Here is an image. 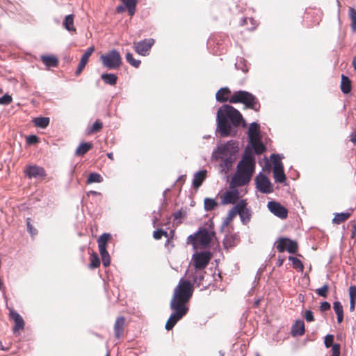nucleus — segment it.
I'll use <instances>...</instances> for the list:
<instances>
[{
    "instance_id": "nucleus-1",
    "label": "nucleus",
    "mask_w": 356,
    "mask_h": 356,
    "mask_svg": "<svg viewBox=\"0 0 356 356\" xmlns=\"http://www.w3.org/2000/svg\"><path fill=\"white\" fill-rule=\"evenodd\" d=\"M216 124V132L220 137L234 136L236 134V128L241 124L243 127L246 126V122L240 111L229 104H223L218 108Z\"/></svg>"
},
{
    "instance_id": "nucleus-2",
    "label": "nucleus",
    "mask_w": 356,
    "mask_h": 356,
    "mask_svg": "<svg viewBox=\"0 0 356 356\" xmlns=\"http://www.w3.org/2000/svg\"><path fill=\"white\" fill-rule=\"evenodd\" d=\"M229 102L232 104H243L245 108L256 112L259 111L261 108V104L257 97L245 90H240L234 92L229 98Z\"/></svg>"
},
{
    "instance_id": "nucleus-3",
    "label": "nucleus",
    "mask_w": 356,
    "mask_h": 356,
    "mask_svg": "<svg viewBox=\"0 0 356 356\" xmlns=\"http://www.w3.org/2000/svg\"><path fill=\"white\" fill-rule=\"evenodd\" d=\"M255 168L244 165L237 164L236 172L230 181V188H237L248 184L254 172Z\"/></svg>"
},
{
    "instance_id": "nucleus-4",
    "label": "nucleus",
    "mask_w": 356,
    "mask_h": 356,
    "mask_svg": "<svg viewBox=\"0 0 356 356\" xmlns=\"http://www.w3.org/2000/svg\"><path fill=\"white\" fill-rule=\"evenodd\" d=\"M238 152V142L230 140L225 143L218 144L216 146L212 152L211 159L216 161L222 159L225 156H235Z\"/></svg>"
},
{
    "instance_id": "nucleus-5",
    "label": "nucleus",
    "mask_w": 356,
    "mask_h": 356,
    "mask_svg": "<svg viewBox=\"0 0 356 356\" xmlns=\"http://www.w3.org/2000/svg\"><path fill=\"white\" fill-rule=\"evenodd\" d=\"M193 292V287L191 283L188 280L181 279L179 284L175 289L172 300L175 299L176 302L186 305L192 297Z\"/></svg>"
},
{
    "instance_id": "nucleus-6",
    "label": "nucleus",
    "mask_w": 356,
    "mask_h": 356,
    "mask_svg": "<svg viewBox=\"0 0 356 356\" xmlns=\"http://www.w3.org/2000/svg\"><path fill=\"white\" fill-rule=\"evenodd\" d=\"M215 236L214 230L200 227L197 232L188 236L187 243L193 244L194 247L198 243L203 248H207Z\"/></svg>"
},
{
    "instance_id": "nucleus-7",
    "label": "nucleus",
    "mask_w": 356,
    "mask_h": 356,
    "mask_svg": "<svg viewBox=\"0 0 356 356\" xmlns=\"http://www.w3.org/2000/svg\"><path fill=\"white\" fill-rule=\"evenodd\" d=\"M170 309L172 313L165 323V329L169 331L172 330L178 321H179L188 312V307L184 304L175 302V299L170 301Z\"/></svg>"
},
{
    "instance_id": "nucleus-8",
    "label": "nucleus",
    "mask_w": 356,
    "mask_h": 356,
    "mask_svg": "<svg viewBox=\"0 0 356 356\" xmlns=\"http://www.w3.org/2000/svg\"><path fill=\"white\" fill-rule=\"evenodd\" d=\"M99 58L102 65L108 70H117L122 63L120 52L115 49L101 55Z\"/></svg>"
},
{
    "instance_id": "nucleus-9",
    "label": "nucleus",
    "mask_w": 356,
    "mask_h": 356,
    "mask_svg": "<svg viewBox=\"0 0 356 356\" xmlns=\"http://www.w3.org/2000/svg\"><path fill=\"white\" fill-rule=\"evenodd\" d=\"M211 257V253L209 251H201L193 254L192 260L195 269L196 270H204L209 264Z\"/></svg>"
},
{
    "instance_id": "nucleus-10",
    "label": "nucleus",
    "mask_w": 356,
    "mask_h": 356,
    "mask_svg": "<svg viewBox=\"0 0 356 356\" xmlns=\"http://www.w3.org/2000/svg\"><path fill=\"white\" fill-rule=\"evenodd\" d=\"M256 188L262 193H270L273 191L272 184L268 177L260 172L255 178Z\"/></svg>"
},
{
    "instance_id": "nucleus-11",
    "label": "nucleus",
    "mask_w": 356,
    "mask_h": 356,
    "mask_svg": "<svg viewBox=\"0 0 356 356\" xmlns=\"http://www.w3.org/2000/svg\"><path fill=\"white\" fill-rule=\"evenodd\" d=\"M277 157V159H274L273 164H274V171H273V177L276 182L277 183H284L286 181V176L284 172V168L282 163L281 162L280 159L281 157L279 154H272L270 155L271 158Z\"/></svg>"
},
{
    "instance_id": "nucleus-12",
    "label": "nucleus",
    "mask_w": 356,
    "mask_h": 356,
    "mask_svg": "<svg viewBox=\"0 0 356 356\" xmlns=\"http://www.w3.org/2000/svg\"><path fill=\"white\" fill-rule=\"evenodd\" d=\"M154 42L155 40L153 38L144 39L138 42H134V49L139 55L146 56L149 54L150 49Z\"/></svg>"
},
{
    "instance_id": "nucleus-13",
    "label": "nucleus",
    "mask_w": 356,
    "mask_h": 356,
    "mask_svg": "<svg viewBox=\"0 0 356 356\" xmlns=\"http://www.w3.org/2000/svg\"><path fill=\"white\" fill-rule=\"evenodd\" d=\"M254 154H255V153L254 152V149L252 147L250 142H248V144L245 147L244 153L242 156V159L238 162V163L240 164V165H247V166L255 168L256 160H255Z\"/></svg>"
},
{
    "instance_id": "nucleus-14",
    "label": "nucleus",
    "mask_w": 356,
    "mask_h": 356,
    "mask_svg": "<svg viewBox=\"0 0 356 356\" xmlns=\"http://www.w3.org/2000/svg\"><path fill=\"white\" fill-rule=\"evenodd\" d=\"M236 205H240L237 209V214L239 216L242 224L245 225L250 221L252 211L247 207V202L244 199L241 200Z\"/></svg>"
},
{
    "instance_id": "nucleus-15",
    "label": "nucleus",
    "mask_w": 356,
    "mask_h": 356,
    "mask_svg": "<svg viewBox=\"0 0 356 356\" xmlns=\"http://www.w3.org/2000/svg\"><path fill=\"white\" fill-rule=\"evenodd\" d=\"M267 207L273 214L281 219H285L288 216L287 209L280 202L269 201Z\"/></svg>"
},
{
    "instance_id": "nucleus-16",
    "label": "nucleus",
    "mask_w": 356,
    "mask_h": 356,
    "mask_svg": "<svg viewBox=\"0 0 356 356\" xmlns=\"http://www.w3.org/2000/svg\"><path fill=\"white\" fill-rule=\"evenodd\" d=\"M24 174L29 179L44 178L46 176V172L44 168L37 165H27L24 169Z\"/></svg>"
},
{
    "instance_id": "nucleus-17",
    "label": "nucleus",
    "mask_w": 356,
    "mask_h": 356,
    "mask_svg": "<svg viewBox=\"0 0 356 356\" xmlns=\"http://www.w3.org/2000/svg\"><path fill=\"white\" fill-rule=\"evenodd\" d=\"M239 196L240 193L238 190L236 188H231L230 191H227L224 193L222 204H234L239 199Z\"/></svg>"
},
{
    "instance_id": "nucleus-18",
    "label": "nucleus",
    "mask_w": 356,
    "mask_h": 356,
    "mask_svg": "<svg viewBox=\"0 0 356 356\" xmlns=\"http://www.w3.org/2000/svg\"><path fill=\"white\" fill-rule=\"evenodd\" d=\"M95 51L94 46L90 47L87 49V50L84 52V54L82 55L80 62L79 63L78 67L75 72V74L78 76L81 73L83 70L84 69L85 66L88 62L90 56L92 55V54Z\"/></svg>"
},
{
    "instance_id": "nucleus-19",
    "label": "nucleus",
    "mask_w": 356,
    "mask_h": 356,
    "mask_svg": "<svg viewBox=\"0 0 356 356\" xmlns=\"http://www.w3.org/2000/svg\"><path fill=\"white\" fill-rule=\"evenodd\" d=\"M10 318L14 321L13 332L16 333L19 330H23L24 327V321L23 318L14 309L10 310Z\"/></svg>"
},
{
    "instance_id": "nucleus-20",
    "label": "nucleus",
    "mask_w": 356,
    "mask_h": 356,
    "mask_svg": "<svg viewBox=\"0 0 356 356\" xmlns=\"http://www.w3.org/2000/svg\"><path fill=\"white\" fill-rule=\"evenodd\" d=\"M248 136L250 140H257V138H261L260 134V125L257 122L250 123L248 130Z\"/></svg>"
},
{
    "instance_id": "nucleus-21",
    "label": "nucleus",
    "mask_w": 356,
    "mask_h": 356,
    "mask_svg": "<svg viewBox=\"0 0 356 356\" xmlns=\"http://www.w3.org/2000/svg\"><path fill=\"white\" fill-rule=\"evenodd\" d=\"M231 94V90L228 87H222L220 88L216 93V99L218 102L224 103L229 101V96Z\"/></svg>"
},
{
    "instance_id": "nucleus-22",
    "label": "nucleus",
    "mask_w": 356,
    "mask_h": 356,
    "mask_svg": "<svg viewBox=\"0 0 356 356\" xmlns=\"http://www.w3.org/2000/svg\"><path fill=\"white\" fill-rule=\"evenodd\" d=\"M252 147L254 149V152L257 155H260L266 151V147L261 141V138H257V140H249Z\"/></svg>"
},
{
    "instance_id": "nucleus-23",
    "label": "nucleus",
    "mask_w": 356,
    "mask_h": 356,
    "mask_svg": "<svg viewBox=\"0 0 356 356\" xmlns=\"http://www.w3.org/2000/svg\"><path fill=\"white\" fill-rule=\"evenodd\" d=\"M125 318L124 316H119L117 318L114 325V333L115 337L117 339H120L124 332Z\"/></svg>"
},
{
    "instance_id": "nucleus-24",
    "label": "nucleus",
    "mask_w": 356,
    "mask_h": 356,
    "mask_svg": "<svg viewBox=\"0 0 356 356\" xmlns=\"http://www.w3.org/2000/svg\"><path fill=\"white\" fill-rule=\"evenodd\" d=\"M207 171L206 170H200L195 173L193 179V186L195 189H198L206 179Z\"/></svg>"
},
{
    "instance_id": "nucleus-25",
    "label": "nucleus",
    "mask_w": 356,
    "mask_h": 356,
    "mask_svg": "<svg viewBox=\"0 0 356 356\" xmlns=\"http://www.w3.org/2000/svg\"><path fill=\"white\" fill-rule=\"evenodd\" d=\"M220 163V168L221 172H227L232 167V164L236 161V156H225Z\"/></svg>"
},
{
    "instance_id": "nucleus-26",
    "label": "nucleus",
    "mask_w": 356,
    "mask_h": 356,
    "mask_svg": "<svg viewBox=\"0 0 356 356\" xmlns=\"http://www.w3.org/2000/svg\"><path fill=\"white\" fill-rule=\"evenodd\" d=\"M305 323L302 320H297L291 327L293 337L302 336L305 334Z\"/></svg>"
},
{
    "instance_id": "nucleus-27",
    "label": "nucleus",
    "mask_w": 356,
    "mask_h": 356,
    "mask_svg": "<svg viewBox=\"0 0 356 356\" xmlns=\"http://www.w3.org/2000/svg\"><path fill=\"white\" fill-rule=\"evenodd\" d=\"M93 147V144L90 142H82L75 151V155L82 156Z\"/></svg>"
},
{
    "instance_id": "nucleus-28",
    "label": "nucleus",
    "mask_w": 356,
    "mask_h": 356,
    "mask_svg": "<svg viewBox=\"0 0 356 356\" xmlns=\"http://www.w3.org/2000/svg\"><path fill=\"white\" fill-rule=\"evenodd\" d=\"M341 90L343 94H348L351 91V81L348 76L341 74Z\"/></svg>"
},
{
    "instance_id": "nucleus-29",
    "label": "nucleus",
    "mask_w": 356,
    "mask_h": 356,
    "mask_svg": "<svg viewBox=\"0 0 356 356\" xmlns=\"http://www.w3.org/2000/svg\"><path fill=\"white\" fill-rule=\"evenodd\" d=\"M41 60L47 67H55L58 65V60L54 56L42 55Z\"/></svg>"
},
{
    "instance_id": "nucleus-30",
    "label": "nucleus",
    "mask_w": 356,
    "mask_h": 356,
    "mask_svg": "<svg viewBox=\"0 0 356 356\" xmlns=\"http://www.w3.org/2000/svg\"><path fill=\"white\" fill-rule=\"evenodd\" d=\"M101 79L106 84L115 86L118 81V76L113 73H103L101 75Z\"/></svg>"
},
{
    "instance_id": "nucleus-31",
    "label": "nucleus",
    "mask_w": 356,
    "mask_h": 356,
    "mask_svg": "<svg viewBox=\"0 0 356 356\" xmlns=\"http://www.w3.org/2000/svg\"><path fill=\"white\" fill-rule=\"evenodd\" d=\"M127 8L129 15L133 16L135 14L138 0H120Z\"/></svg>"
},
{
    "instance_id": "nucleus-32",
    "label": "nucleus",
    "mask_w": 356,
    "mask_h": 356,
    "mask_svg": "<svg viewBox=\"0 0 356 356\" xmlns=\"http://www.w3.org/2000/svg\"><path fill=\"white\" fill-rule=\"evenodd\" d=\"M34 124L39 128L45 129L48 127L50 122V119L48 117H38L35 118L33 120Z\"/></svg>"
},
{
    "instance_id": "nucleus-33",
    "label": "nucleus",
    "mask_w": 356,
    "mask_h": 356,
    "mask_svg": "<svg viewBox=\"0 0 356 356\" xmlns=\"http://www.w3.org/2000/svg\"><path fill=\"white\" fill-rule=\"evenodd\" d=\"M240 205L234 206L228 212L227 217L222 222V227H225L232 220L234 217L237 214V209Z\"/></svg>"
},
{
    "instance_id": "nucleus-34",
    "label": "nucleus",
    "mask_w": 356,
    "mask_h": 356,
    "mask_svg": "<svg viewBox=\"0 0 356 356\" xmlns=\"http://www.w3.org/2000/svg\"><path fill=\"white\" fill-rule=\"evenodd\" d=\"M63 26L68 31H75L76 29L74 26V15L70 14L65 16L63 21Z\"/></svg>"
},
{
    "instance_id": "nucleus-35",
    "label": "nucleus",
    "mask_w": 356,
    "mask_h": 356,
    "mask_svg": "<svg viewBox=\"0 0 356 356\" xmlns=\"http://www.w3.org/2000/svg\"><path fill=\"white\" fill-rule=\"evenodd\" d=\"M350 216L349 212L337 213L332 219V222L339 225L346 221Z\"/></svg>"
},
{
    "instance_id": "nucleus-36",
    "label": "nucleus",
    "mask_w": 356,
    "mask_h": 356,
    "mask_svg": "<svg viewBox=\"0 0 356 356\" xmlns=\"http://www.w3.org/2000/svg\"><path fill=\"white\" fill-rule=\"evenodd\" d=\"M104 181L102 176L97 172H91L88 175L86 184L101 183Z\"/></svg>"
},
{
    "instance_id": "nucleus-37",
    "label": "nucleus",
    "mask_w": 356,
    "mask_h": 356,
    "mask_svg": "<svg viewBox=\"0 0 356 356\" xmlns=\"http://www.w3.org/2000/svg\"><path fill=\"white\" fill-rule=\"evenodd\" d=\"M111 238V234L109 233L102 234L98 238V248H106L108 241Z\"/></svg>"
},
{
    "instance_id": "nucleus-38",
    "label": "nucleus",
    "mask_w": 356,
    "mask_h": 356,
    "mask_svg": "<svg viewBox=\"0 0 356 356\" xmlns=\"http://www.w3.org/2000/svg\"><path fill=\"white\" fill-rule=\"evenodd\" d=\"M99 251L104 266L108 267L111 264V257L106 248H99Z\"/></svg>"
},
{
    "instance_id": "nucleus-39",
    "label": "nucleus",
    "mask_w": 356,
    "mask_h": 356,
    "mask_svg": "<svg viewBox=\"0 0 356 356\" xmlns=\"http://www.w3.org/2000/svg\"><path fill=\"white\" fill-rule=\"evenodd\" d=\"M218 206L215 199L206 197L204 200V208L207 211L213 210Z\"/></svg>"
},
{
    "instance_id": "nucleus-40",
    "label": "nucleus",
    "mask_w": 356,
    "mask_h": 356,
    "mask_svg": "<svg viewBox=\"0 0 356 356\" xmlns=\"http://www.w3.org/2000/svg\"><path fill=\"white\" fill-rule=\"evenodd\" d=\"M205 272L202 270H196L193 277V284L196 286H200L202 284V281L204 278Z\"/></svg>"
},
{
    "instance_id": "nucleus-41",
    "label": "nucleus",
    "mask_w": 356,
    "mask_h": 356,
    "mask_svg": "<svg viewBox=\"0 0 356 356\" xmlns=\"http://www.w3.org/2000/svg\"><path fill=\"white\" fill-rule=\"evenodd\" d=\"M289 260L291 261L293 268L296 269L298 271L302 272L304 270V266L302 263V261L293 256L289 257Z\"/></svg>"
},
{
    "instance_id": "nucleus-42",
    "label": "nucleus",
    "mask_w": 356,
    "mask_h": 356,
    "mask_svg": "<svg viewBox=\"0 0 356 356\" xmlns=\"http://www.w3.org/2000/svg\"><path fill=\"white\" fill-rule=\"evenodd\" d=\"M298 248L297 242L288 238L286 250L290 254H295L298 250Z\"/></svg>"
},
{
    "instance_id": "nucleus-43",
    "label": "nucleus",
    "mask_w": 356,
    "mask_h": 356,
    "mask_svg": "<svg viewBox=\"0 0 356 356\" xmlns=\"http://www.w3.org/2000/svg\"><path fill=\"white\" fill-rule=\"evenodd\" d=\"M125 58L128 63L136 68H138L141 63L140 60H136L134 58L133 54L131 52H127Z\"/></svg>"
},
{
    "instance_id": "nucleus-44",
    "label": "nucleus",
    "mask_w": 356,
    "mask_h": 356,
    "mask_svg": "<svg viewBox=\"0 0 356 356\" xmlns=\"http://www.w3.org/2000/svg\"><path fill=\"white\" fill-rule=\"evenodd\" d=\"M100 266V259L97 253L93 252L90 256V262L88 265L91 269L97 268Z\"/></svg>"
},
{
    "instance_id": "nucleus-45",
    "label": "nucleus",
    "mask_w": 356,
    "mask_h": 356,
    "mask_svg": "<svg viewBox=\"0 0 356 356\" xmlns=\"http://www.w3.org/2000/svg\"><path fill=\"white\" fill-rule=\"evenodd\" d=\"M235 67L237 70H241L243 72H247L248 71V68L246 65V60L243 58H238L236 59V62L235 63Z\"/></svg>"
},
{
    "instance_id": "nucleus-46",
    "label": "nucleus",
    "mask_w": 356,
    "mask_h": 356,
    "mask_svg": "<svg viewBox=\"0 0 356 356\" xmlns=\"http://www.w3.org/2000/svg\"><path fill=\"white\" fill-rule=\"evenodd\" d=\"M287 239L288 238L286 237L280 238L275 243H277L276 248L280 252H283L286 250Z\"/></svg>"
},
{
    "instance_id": "nucleus-47",
    "label": "nucleus",
    "mask_w": 356,
    "mask_h": 356,
    "mask_svg": "<svg viewBox=\"0 0 356 356\" xmlns=\"http://www.w3.org/2000/svg\"><path fill=\"white\" fill-rule=\"evenodd\" d=\"M329 286L327 284L323 285L321 287L317 289L316 290V293L323 298H326L327 296Z\"/></svg>"
},
{
    "instance_id": "nucleus-48",
    "label": "nucleus",
    "mask_w": 356,
    "mask_h": 356,
    "mask_svg": "<svg viewBox=\"0 0 356 356\" xmlns=\"http://www.w3.org/2000/svg\"><path fill=\"white\" fill-rule=\"evenodd\" d=\"M103 127V124L102 122H100L99 120H96L90 130L88 131V133H97L99 132Z\"/></svg>"
},
{
    "instance_id": "nucleus-49",
    "label": "nucleus",
    "mask_w": 356,
    "mask_h": 356,
    "mask_svg": "<svg viewBox=\"0 0 356 356\" xmlns=\"http://www.w3.org/2000/svg\"><path fill=\"white\" fill-rule=\"evenodd\" d=\"M13 101V98L11 95H8V93L4 94L3 96L0 97V104L1 105H8L10 104Z\"/></svg>"
},
{
    "instance_id": "nucleus-50",
    "label": "nucleus",
    "mask_w": 356,
    "mask_h": 356,
    "mask_svg": "<svg viewBox=\"0 0 356 356\" xmlns=\"http://www.w3.org/2000/svg\"><path fill=\"white\" fill-rule=\"evenodd\" d=\"M248 21H250L251 24H252V26L250 28H248L249 30L253 31L256 28V25L254 24V20L253 18H248V17H242L240 20L239 24L241 26H244L248 23Z\"/></svg>"
},
{
    "instance_id": "nucleus-51",
    "label": "nucleus",
    "mask_w": 356,
    "mask_h": 356,
    "mask_svg": "<svg viewBox=\"0 0 356 356\" xmlns=\"http://www.w3.org/2000/svg\"><path fill=\"white\" fill-rule=\"evenodd\" d=\"M333 309L336 314H343V309L341 303L339 301H334L333 303Z\"/></svg>"
},
{
    "instance_id": "nucleus-52",
    "label": "nucleus",
    "mask_w": 356,
    "mask_h": 356,
    "mask_svg": "<svg viewBox=\"0 0 356 356\" xmlns=\"http://www.w3.org/2000/svg\"><path fill=\"white\" fill-rule=\"evenodd\" d=\"M334 341V336L332 334H327L325 338V346L326 348L332 347Z\"/></svg>"
},
{
    "instance_id": "nucleus-53",
    "label": "nucleus",
    "mask_w": 356,
    "mask_h": 356,
    "mask_svg": "<svg viewBox=\"0 0 356 356\" xmlns=\"http://www.w3.org/2000/svg\"><path fill=\"white\" fill-rule=\"evenodd\" d=\"M26 143L29 145H34L39 142V138L36 135H30L26 137Z\"/></svg>"
},
{
    "instance_id": "nucleus-54",
    "label": "nucleus",
    "mask_w": 356,
    "mask_h": 356,
    "mask_svg": "<svg viewBox=\"0 0 356 356\" xmlns=\"http://www.w3.org/2000/svg\"><path fill=\"white\" fill-rule=\"evenodd\" d=\"M350 300H356V286L351 285L349 287Z\"/></svg>"
},
{
    "instance_id": "nucleus-55",
    "label": "nucleus",
    "mask_w": 356,
    "mask_h": 356,
    "mask_svg": "<svg viewBox=\"0 0 356 356\" xmlns=\"http://www.w3.org/2000/svg\"><path fill=\"white\" fill-rule=\"evenodd\" d=\"M305 320L307 322H312L314 321V316L313 312L308 309L305 312V316H304Z\"/></svg>"
},
{
    "instance_id": "nucleus-56",
    "label": "nucleus",
    "mask_w": 356,
    "mask_h": 356,
    "mask_svg": "<svg viewBox=\"0 0 356 356\" xmlns=\"http://www.w3.org/2000/svg\"><path fill=\"white\" fill-rule=\"evenodd\" d=\"M341 346L339 343H334L332 347V354L331 356H339L340 355Z\"/></svg>"
},
{
    "instance_id": "nucleus-57",
    "label": "nucleus",
    "mask_w": 356,
    "mask_h": 356,
    "mask_svg": "<svg viewBox=\"0 0 356 356\" xmlns=\"http://www.w3.org/2000/svg\"><path fill=\"white\" fill-rule=\"evenodd\" d=\"M186 214V211L180 209L173 213V217L175 220H179L185 217Z\"/></svg>"
},
{
    "instance_id": "nucleus-58",
    "label": "nucleus",
    "mask_w": 356,
    "mask_h": 356,
    "mask_svg": "<svg viewBox=\"0 0 356 356\" xmlns=\"http://www.w3.org/2000/svg\"><path fill=\"white\" fill-rule=\"evenodd\" d=\"M29 218L27 219L26 226H27V230L31 235H35L38 233L37 229H35L32 225L31 224L29 221Z\"/></svg>"
},
{
    "instance_id": "nucleus-59",
    "label": "nucleus",
    "mask_w": 356,
    "mask_h": 356,
    "mask_svg": "<svg viewBox=\"0 0 356 356\" xmlns=\"http://www.w3.org/2000/svg\"><path fill=\"white\" fill-rule=\"evenodd\" d=\"M330 307H331L330 303L327 301H324V302H321V304L320 305V310L321 312H326L327 310H330Z\"/></svg>"
},
{
    "instance_id": "nucleus-60",
    "label": "nucleus",
    "mask_w": 356,
    "mask_h": 356,
    "mask_svg": "<svg viewBox=\"0 0 356 356\" xmlns=\"http://www.w3.org/2000/svg\"><path fill=\"white\" fill-rule=\"evenodd\" d=\"M161 229H158L157 230L154 231L153 237L156 240H159V239L161 238L162 236H161Z\"/></svg>"
},
{
    "instance_id": "nucleus-61",
    "label": "nucleus",
    "mask_w": 356,
    "mask_h": 356,
    "mask_svg": "<svg viewBox=\"0 0 356 356\" xmlns=\"http://www.w3.org/2000/svg\"><path fill=\"white\" fill-rule=\"evenodd\" d=\"M205 225L207 226V227H206L208 230H214L213 228H214V223L213 222V220L211 219V220H209L206 223H205Z\"/></svg>"
},
{
    "instance_id": "nucleus-62",
    "label": "nucleus",
    "mask_w": 356,
    "mask_h": 356,
    "mask_svg": "<svg viewBox=\"0 0 356 356\" xmlns=\"http://www.w3.org/2000/svg\"><path fill=\"white\" fill-rule=\"evenodd\" d=\"M350 140L356 145V129L350 134Z\"/></svg>"
},
{
    "instance_id": "nucleus-63",
    "label": "nucleus",
    "mask_w": 356,
    "mask_h": 356,
    "mask_svg": "<svg viewBox=\"0 0 356 356\" xmlns=\"http://www.w3.org/2000/svg\"><path fill=\"white\" fill-rule=\"evenodd\" d=\"M126 8H127L123 4L119 5L118 6L116 7L115 11L118 13H122L125 11Z\"/></svg>"
},
{
    "instance_id": "nucleus-64",
    "label": "nucleus",
    "mask_w": 356,
    "mask_h": 356,
    "mask_svg": "<svg viewBox=\"0 0 356 356\" xmlns=\"http://www.w3.org/2000/svg\"><path fill=\"white\" fill-rule=\"evenodd\" d=\"M349 17L350 19L356 17V10L355 8H349Z\"/></svg>"
}]
</instances>
